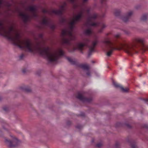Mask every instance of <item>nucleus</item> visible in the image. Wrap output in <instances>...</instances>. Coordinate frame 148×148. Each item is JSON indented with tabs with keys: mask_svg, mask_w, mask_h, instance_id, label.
Wrapping results in <instances>:
<instances>
[{
	"mask_svg": "<svg viewBox=\"0 0 148 148\" xmlns=\"http://www.w3.org/2000/svg\"><path fill=\"white\" fill-rule=\"evenodd\" d=\"M113 85L116 88H119L123 92H126L128 91L129 89L127 88H124L121 85L116 83L114 81L112 82Z\"/></svg>",
	"mask_w": 148,
	"mask_h": 148,
	"instance_id": "nucleus-8",
	"label": "nucleus"
},
{
	"mask_svg": "<svg viewBox=\"0 0 148 148\" xmlns=\"http://www.w3.org/2000/svg\"><path fill=\"white\" fill-rule=\"evenodd\" d=\"M106 27V26L104 24H103L102 25V28H101V30H100L99 32H101V31H102V29H103V28H105V27Z\"/></svg>",
	"mask_w": 148,
	"mask_h": 148,
	"instance_id": "nucleus-19",
	"label": "nucleus"
},
{
	"mask_svg": "<svg viewBox=\"0 0 148 148\" xmlns=\"http://www.w3.org/2000/svg\"><path fill=\"white\" fill-rule=\"evenodd\" d=\"M77 98L81 100H83V97L82 95L80 93H78V95L77 96Z\"/></svg>",
	"mask_w": 148,
	"mask_h": 148,
	"instance_id": "nucleus-18",
	"label": "nucleus"
},
{
	"mask_svg": "<svg viewBox=\"0 0 148 148\" xmlns=\"http://www.w3.org/2000/svg\"><path fill=\"white\" fill-rule=\"evenodd\" d=\"M101 145L102 144L101 143H99L97 144V146L98 147H100Z\"/></svg>",
	"mask_w": 148,
	"mask_h": 148,
	"instance_id": "nucleus-20",
	"label": "nucleus"
},
{
	"mask_svg": "<svg viewBox=\"0 0 148 148\" xmlns=\"http://www.w3.org/2000/svg\"><path fill=\"white\" fill-rule=\"evenodd\" d=\"M88 41V40H87L83 42H79L77 43L74 47L75 49H77L81 51L84 49V46L86 45L87 41Z\"/></svg>",
	"mask_w": 148,
	"mask_h": 148,
	"instance_id": "nucleus-7",
	"label": "nucleus"
},
{
	"mask_svg": "<svg viewBox=\"0 0 148 148\" xmlns=\"http://www.w3.org/2000/svg\"><path fill=\"white\" fill-rule=\"evenodd\" d=\"M85 10H81L76 15L71 19L69 23V28H65L62 32L61 35L62 41L63 43L69 44L71 40H74L75 36L72 33V30L74 24L79 21L82 17L83 14L85 12Z\"/></svg>",
	"mask_w": 148,
	"mask_h": 148,
	"instance_id": "nucleus-3",
	"label": "nucleus"
},
{
	"mask_svg": "<svg viewBox=\"0 0 148 148\" xmlns=\"http://www.w3.org/2000/svg\"><path fill=\"white\" fill-rule=\"evenodd\" d=\"M84 33L86 35H89L92 34V31L91 29L88 28L85 31Z\"/></svg>",
	"mask_w": 148,
	"mask_h": 148,
	"instance_id": "nucleus-14",
	"label": "nucleus"
},
{
	"mask_svg": "<svg viewBox=\"0 0 148 148\" xmlns=\"http://www.w3.org/2000/svg\"><path fill=\"white\" fill-rule=\"evenodd\" d=\"M147 15L146 14L143 15L141 17V20L143 21H145L147 19Z\"/></svg>",
	"mask_w": 148,
	"mask_h": 148,
	"instance_id": "nucleus-17",
	"label": "nucleus"
},
{
	"mask_svg": "<svg viewBox=\"0 0 148 148\" xmlns=\"http://www.w3.org/2000/svg\"><path fill=\"white\" fill-rule=\"evenodd\" d=\"M66 5L65 3H64L60 7L59 10H53V12L57 14H61L63 11L65 10V6Z\"/></svg>",
	"mask_w": 148,
	"mask_h": 148,
	"instance_id": "nucleus-9",
	"label": "nucleus"
},
{
	"mask_svg": "<svg viewBox=\"0 0 148 148\" xmlns=\"http://www.w3.org/2000/svg\"><path fill=\"white\" fill-rule=\"evenodd\" d=\"M19 15L23 21L26 22L28 21L31 17L36 16V7L34 5L29 6L25 8L24 12H19Z\"/></svg>",
	"mask_w": 148,
	"mask_h": 148,
	"instance_id": "nucleus-4",
	"label": "nucleus"
},
{
	"mask_svg": "<svg viewBox=\"0 0 148 148\" xmlns=\"http://www.w3.org/2000/svg\"><path fill=\"white\" fill-rule=\"evenodd\" d=\"M48 19L45 17H44L42 18V23L45 25H47L48 24Z\"/></svg>",
	"mask_w": 148,
	"mask_h": 148,
	"instance_id": "nucleus-13",
	"label": "nucleus"
},
{
	"mask_svg": "<svg viewBox=\"0 0 148 148\" xmlns=\"http://www.w3.org/2000/svg\"><path fill=\"white\" fill-rule=\"evenodd\" d=\"M120 36L119 34H118L115 35V36L116 37H118Z\"/></svg>",
	"mask_w": 148,
	"mask_h": 148,
	"instance_id": "nucleus-22",
	"label": "nucleus"
},
{
	"mask_svg": "<svg viewBox=\"0 0 148 148\" xmlns=\"http://www.w3.org/2000/svg\"><path fill=\"white\" fill-rule=\"evenodd\" d=\"M86 74L87 75H90V72L89 71H88L87 73H86Z\"/></svg>",
	"mask_w": 148,
	"mask_h": 148,
	"instance_id": "nucleus-23",
	"label": "nucleus"
},
{
	"mask_svg": "<svg viewBox=\"0 0 148 148\" xmlns=\"http://www.w3.org/2000/svg\"><path fill=\"white\" fill-rule=\"evenodd\" d=\"M39 36L40 38H42V34H40L39 35Z\"/></svg>",
	"mask_w": 148,
	"mask_h": 148,
	"instance_id": "nucleus-25",
	"label": "nucleus"
},
{
	"mask_svg": "<svg viewBox=\"0 0 148 148\" xmlns=\"http://www.w3.org/2000/svg\"><path fill=\"white\" fill-rule=\"evenodd\" d=\"M121 13V11L119 10H116L115 11L114 14L115 16H119Z\"/></svg>",
	"mask_w": 148,
	"mask_h": 148,
	"instance_id": "nucleus-16",
	"label": "nucleus"
},
{
	"mask_svg": "<svg viewBox=\"0 0 148 148\" xmlns=\"http://www.w3.org/2000/svg\"><path fill=\"white\" fill-rule=\"evenodd\" d=\"M2 3V1L1 0H0V6H1Z\"/></svg>",
	"mask_w": 148,
	"mask_h": 148,
	"instance_id": "nucleus-27",
	"label": "nucleus"
},
{
	"mask_svg": "<svg viewBox=\"0 0 148 148\" xmlns=\"http://www.w3.org/2000/svg\"><path fill=\"white\" fill-rule=\"evenodd\" d=\"M136 147V146L135 145H133L132 146V148H135Z\"/></svg>",
	"mask_w": 148,
	"mask_h": 148,
	"instance_id": "nucleus-21",
	"label": "nucleus"
},
{
	"mask_svg": "<svg viewBox=\"0 0 148 148\" xmlns=\"http://www.w3.org/2000/svg\"><path fill=\"white\" fill-rule=\"evenodd\" d=\"M144 41V40L143 38L137 37L134 39L133 42L120 43L117 45H116L113 42L108 39H106L103 42L106 45L107 55L108 56H110L112 53L113 51L116 49L115 47H116L119 49H123L127 53L129 54H132L133 53L136 47L135 43H139L143 44Z\"/></svg>",
	"mask_w": 148,
	"mask_h": 148,
	"instance_id": "nucleus-2",
	"label": "nucleus"
},
{
	"mask_svg": "<svg viewBox=\"0 0 148 148\" xmlns=\"http://www.w3.org/2000/svg\"><path fill=\"white\" fill-rule=\"evenodd\" d=\"M67 59L71 64H75V60L69 57L67 58Z\"/></svg>",
	"mask_w": 148,
	"mask_h": 148,
	"instance_id": "nucleus-15",
	"label": "nucleus"
},
{
	"mask_svg": "<svg viewBox=\"0 0 148 148\" xmlns=\"http://www.w3.org/2000/svg\"><path fill=\"white\" fill-rule=\"evenodd\" d=\"M63 20H65V19H63Z\"/></svg>",
	"mask_w": 148,
	"mask_h": 148,
	"instance_id": "nucleus-30",
	"label": "nucleus"
},
{
	"mask_svg": "<svg viewBox=\"0 0 148 148\" xmlns=\"http://www.w3.org/2000/svg\"><path fill=\"white\" fill-rule=\"evenodd\" d=\"M0 34L12 41L20 48L33 53H38L50 61H54L63 55L60 49L52 50L48 47L42 48L40 43L35 44L28 39L21 40L20 32L11 24L5 27L0 22Z\"/></svg>",
	"mask_w": 148,
	"mask_h": 148,
	"instance_id": "nucleus-1",
	"label": "nucleus"
},
{
	"mask_svg": "<svg viewBox=\"0 0 148 148\" xmlns=\"http://www.w3.org/2000/svg\"><path fill=\"white\" fill-rule=\"evenodd\" d=\"M106 0H101V2L102 3H103V2L105 1Z\"/></svg>",
	"mask_w": 148,
	"mask_h": 148,
	"instance_id": "nucleus-24",
	"label": "nucleus"
},
{
	"mask_svg": "<svg viewBox=\"0 0 148 148\" xmlns=\"http://www.w3.org/2000/svg\"><path fill=\"white\" fill-rule=\"evenodd\" d=\"M80 67L84 70H88L89 68V66L88 65L85 64H82L79 65Z\"/></svg>",
	"mask_w": 148,
	"mask_h": 148,
	"instance_id": "nucleus-12",
	"label": "nucleus"
},
{
	"mask_svg": "<svg viewBox=\"0 0 148 148\" xmlns=\"http://www.w3.org/2000/svg\"><path fill=\"white\" fill-rule=\"evenodd\" d=\"M86 11H87V12H88V10H86Z\"/></svg>",
	"mask_w": 148,
	"mask_h": 148,
	"instance_id": "nucleus-29",
	"label": "nucleus"
},
{
	"mask_svg": "<svg viewBox=\"0 0 148 148\" xmlns=\"http://www.w3.org/2000/svg\"><path fill=\"white\" fill-rule=\"evenodd\" d=\"M54 27V26H53V27H51V28H52V29H53Z\"/></svg>",
	"mask_w": 148,
	"mask_h": 148,
	"instance_id": "nucleus-28",
	"label": "nucleus"
},
{
	"mask_svg": "<svg viewBox=\"0 0 148 148\" xmlns=\"http://www.w3.org/2000/svg\"><path fill=\"white\" fill-rule=\"evenodd\" d=\"M97 15L95 14L91 15L88 19L87 25L94 27L98 26L99 25V23L93 22V21L97 18Z\"/></svg>",
	"mask_w": 148,
	"mask_h": 148,
	"instance_id": "nucleus-6",
	"label": "nucleus"
},
{
	"mask_svg": "<svg viewBox=\"0 0 148 148\" xmlns=\"http://www.w3.org/2000/svg\"><path fill=\"white\" fill-rule=\"evenodd\" d=\"M133 14V12L132 11H130L126 14L125 16L122 17L121 19L124 21L126 22L128 21L129 17L132 15Z\"/></svg>",
	"mask_w": 148,
	"mask_h": 148,
	"instance_id": "nucleus-10",
	"label": "nucleus"
},
{
	"mask_svg": "<svg viewBox=\"0 0 148 148\" xmlns=\"http://www.w3.org/2000/svg\"><path fill=\"white\" fill-rule=\"evenodd\" d=\"M5 142L10 147H14L18 145L19 141L13 136L10 135L8 139L5 138Z\"/></svg>",
	"mask_w": 148,
	"mask_h": 148,
	"instance_id": "nucleus-5",
	"label": "nucleus"
},
{
	"mask_svg": "<svg viewBox=\"0 0 148 148\" xmlns=\"http://www.w3.org/2000/svg\"><path fill=\"white\" fill-rule=\"evenodd\" d=\"M98 41L97 40H95L92 42V46L89 48V51L91 52L93 51L94 50V47L97 43Z\"/></svg>",
	"mask_w": 148,
	"mask_h": 148,
	"instance_id": "nucleus-11",
	"label": "nucleus"
},
{
	"mask_svg": "<svg viewBox=\"0 0 148 148\" xmlns=\"http://www.w3.org/2000/svg\"><path fill=\"white\" fill-rule=\"evenodd\" d=\"M47 11V10H44L43 11V12H46Z\"/></svg>",
	"mask_w": 148,
	"mask_h": 148,
	"instance_id": "nucleus-26",
	"label": "nucleus"
}]
</instances>
